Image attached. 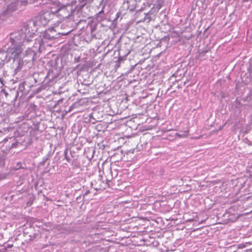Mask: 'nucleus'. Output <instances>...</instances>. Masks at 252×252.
<instances>
[{
  "label": "nucleus",
  "instance_id": "nucleus-1",
  "mask_svg": "<svg viewBox=\"0 0 252 252\" xmlns=\"http://www.w3.org/2000/svg\"><path fill=\"white\" fill-rule=\"evenodd\" d=\"M54 6H56L57 9L54 11L55 13H57L61 10L65 8L66 6L65 5L62 4L60 2H55L53 4ZM53 12L50 13L48 12L44 13L42 15L40 16V19L43 25H46L50 21L51 16L53 15Z\"/></svg>",
  "mask_w": 252,
  "mask_h": 252
},
{
  "label": "nucleus",
  "instance_id": "nucleus-2",
  "mask_svg": "<svg viewBox=\"0 0 252 252\" xmlns=\"http://www.w3.org/2000/svg\"><path fill=\"white\" fill-rule=\"evenodd\" d=\"M182 133H176L175 136L178 138H184L186 137L189 135V129L188 128L187 130L183 131H181Z\"/></svg>",
  "mask_w": 252,
  "mask_h": 252
},
{
  "label": "nucleus",
  "instance_id": "nucleus-3",
  "mask_svg": "<svg viewBox=\"0 0 252 252\" xmlns=\"http://www.w3.org/2000/svg\"><path fill=\"white\" fill-rule=\"evenodd\" d=\"M22 51V49L21 46H18L14 48L13 53H15V55H17L16 54H19V53H21Z\"/></svg>",
  "mask_w": 252,
  "mask_h": 252
},
{
  "label": "nucleus",
  "instance_id": "nucleus-4",
  "mask_svg": "<svg viewBox=\"0 0 252 252\" xmlns=\"http://www.w3.org/2000/svg\"><path fill=\"white\" fill-rule=\"evenodd\" d=\"M201 137V136H200L199 137H196V138H200Z\"/></svg>",
  "mask_w": 252,
  "mask_h": 252
}]
</instances>
